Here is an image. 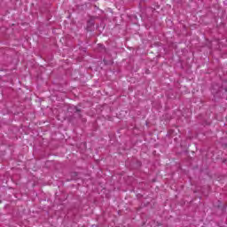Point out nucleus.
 I'll list each match as a JSON object with an SVG mask.
<instances>
[{"mask_svg":"<svg viewBox=\"0 0 227 227\" xmlns=\"http://www.w3.org/2000/svg\"><path fill=\"white\" fill-rule=\"evenodd\" d=\"M74 176H77V172L73 173Z\"/></svg>","mask_w":227,"mask_h":227,"instance_id":"1","label":"nucleus"},{"mask_svg":"<svg viewBox=\"0 0 227 227\" xmlns=\"http://www.w3.org/2000/svg\"><path fill=\"white\" fill-rule=\"evenodd\" d=\"M81 110H79V109H76V113H79Z\"/></svg>","mask_w":227,"mask_h":227,"instance_id":"2","label":"nucleus"}]
</instances>
